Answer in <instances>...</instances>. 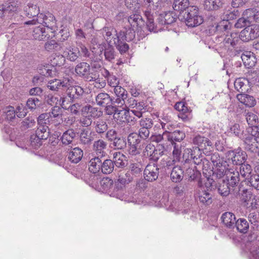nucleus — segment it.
I'll return each mask as SVG.
<instances>
[{"label":"nucleus","instance_id":"f257e3e1","mask_svg":"<svg viewBox=\"0 0 259 259\" xmlns=\"http://www.w3.org/2000/svg\"><path fill=\"white\" fill-rule=\"evenodd\" d=\"M236 16L235 11L229 14L227 13L223 19L208 26V31L210 35L217 34L216 41L218 49L222 53L230 56H236L241 51L237 48L239 41L238 34L229 32L231 27L229 20L234 19Z\"/></svg>","mask_w":259,"mask_h":259},{"label":"nucleus","instance_id":"f03ea898","mask_svg":"<svg viewBox=\"0 0 259 259\" xmlns=\"http://www.w3.org/2000/svg\"><path fill=\"white\" fill-rule=\"evenodd\" d=\"M153 14V12L152 13L149 10H146L144 12L145 17L147 19L146 25L148 29L151 32H158L161 30H166L169 31L170 29L168 28V25L172 24L177 18L175 12L173 11L164 12L160 14L158 17V23L159 25L163 26L158 28L155 25Z\"/></svg>","mask_w":259,"mask_h":259},{"label":"nucleus","instance_id":"7ed1b4c3","mask_svg":"<svg viewBox=\"0 0 259 259\" xmlns=\"http://www.w3.org/2000/svg\"><path fill=\"white\" fill-rule=\"evenodd\" d=\"M80 51L78 48L75 47L72 41H67L66 43L65 49L62 55H59L54 58L53 63L56 66H61L65 62V58L70 61H75L78 58Z\"/></svg>","mask_w":259,"mask_h":259},{"label":"nucleus","instance_id":"20e7f679","mask_svg":"<svg viewBox=\"0 0 259 259\" xmlns=\"http://www.w3.org/2000/svg\"><path fill=\"white\" fill-rule=\"evenodd\" d=\"M36 23L41 24L52 30H54L56 27L55 18L53 15L49 12L40 13L38 18L25 21L23 22L25 25H33Z\"/></svg>","mask_w":259,"mask_h":259},{"label":"nucleus","instance_id":"39448f33","mask_svg":"<svg viewBox=\"0 0 259 259\" xmlns=\"http://www.w3.org/2000/svg\"><path fill=\"white\" fill-rule=\"evenodd\" d=\"M102 34L109 46L115 45L121 54L128 50L126 45L121 47L119 45L118 33L112 27H104L102 30Z\"/></svg>","mask_w":259,"mask_h":259},{"label":"nucleus","instance_id":"423d86ee","mask_svg":"<svg viewBox=\"0 0 259 259\" xmlns=\"http://www.w3.org/2000/svg\"><path fill=\"white\" fill-rule=\"evenodd\" d=\"M108 194L111 197H115L125 202H132L138 204L141 203V200L138 199L136 195L134 196L130 193H125L124 188L117 185H115L113 190L108 192Z\"/></svg>","mask_w":259,"mask_h":259},{"label":"nucleus","instance_id":"0eeeda50","mask_svg":"<svg viewBox=\"0 0 259 259\" xmlns=\"http://www.w3.org/2000/svg\"><path fill=\"white\" fill-rule=\"evenodd\" d=\"M193 144L196 146V150L201 154L202 151L205 155H209V152L213 150V145L211 142L206 137L197 134L194 135L192 138Z\"/></svg>","mask_w":259,"mask_h":259},{"label":"nucleus","instance_id":"6e6552de","mask_svg":"<svg viewBox=\"0 0 259 259\" xmlns=\"http://www.w3.org/2000/svg\"><path fill=\"white\" fill-rule=\"evenodd\" d=\"M114 119L119 124L127 123L134 125L136 122V118L131 115V111L127 108L118 107V109L115 113Z\"/></svg>","mask_w":259,"mask_h":259},{"label":"nucleus","instance_id":"1a4fd4ad","mask_svg":"<svg viewBox=\"0 0 259 259\" xmlns=\"http://www.w3.org/2000/svg\"><path fill=\"white\" fill-rule=\"evenodd\" d=\"M203 19L199 14L198 8L196 6H191L189 8L186 17L185 22L189 27H196L202 23Z\"/></svg>","mask_w":259,"mask_h":259},{"label":"nucleus","instance_id":"9d476101","mask_svg":"<svg viewBox=\"0 0 259 259\" xmlns=\"http://www.w3.org/2000/svg\"><path fill=\"white\" fill-rule=\"evenodd\" d=\"M259 36V25L256 24L250 25L246 26L242 30L238 37L239 40L247 42L254 39Z\"/></svg>","mask_w":259,"mask_h":259},{"label":"nucleus","instance_id":"9b49d317","mask_svg":"<svg viewBox=\"0 0 259 259\" xmlns=\"http://www.w3.org/2000/svg\"><path fill=\"white\" fill-rule=\"evenodd\" d=\"M41 140H45L40 138L37 135H32L30 137V141L25 138L22 139V142L20 140H17L16 144L18 147L23 149H30L31 148L37 149L41 145Z\"/></svg>","mask_w":259,"mask_h":259},{"label":"nucleus","instance_id":"f8f14e48","mask_svg":"<svg viewBox=\"0 0 259 259\" xmlns=\"http://www.w3.org/2000/svg\"><path fill=\"white\" fill-rule=\"evenodd\" d=\"M195 200L197 202L205 205H210L212 202V195L208 189L203 186H200L194 193Z\"/></svg>","mask_w":259,"mask_h":259},{"label":"nucleus","instance_id":"ddd939ff","mask_svg":"<svg viewBox=\"0 0 259 259\" xmlns=\"http://www.w3.org/2000/svg\"><path fill=\"white\" fill-rule=\"evenodd\" d=\"M244 251L249 259H259V241L247 242Z\"/></svg>","mask_w":259,"mask_h":259},{"label":"nucleus","instance_id":"4468645a","mask_svg":"<svg viewBox=\"0 0 259 259\" xmlns=\"http://www.w3.org/2000/svg\"><path fill=\"white\" fill-rule=\"evenodd\" d=\"M135 37V31L134 28H124L118 33L119 45L121 47L122 45H126L129 49L128 45L125 41L133 40Z\"/></svg>","mask_w":259,"mask_h":259},{"label":"nucleus","instance_id":"2eb2a0df","mask_svg":"<svg viewBox=\"0 0 259 259\" xmlns=\"http://www.w3.org/2000/svg\"><path fill=\"white\" fill-rule=\"evenodd\" d=\"M228 156L229 159H231L233 164L236 165H241L244 163L247 158L246 152L241 148L229 151Z\"/></svg>","mask_w":259,"mask_h":259},{"label":"nucleus","instance_id":"dca6fc26","mask_svg":"<svg viewBox=\"0 0 259 259\" xmlns=\"http://www.w3.org/2000/svg\"><path fill=\"white\" fill-rule=\"evenodd\" d=\"M71 80L68 78H64L62 79H55L49 81L48 88L53 91H57L59 89H65L70 85Z\"/></svg>","mask_w":259,"mask_h":259},{"label":"nucleus","instance_id":"f3484780","mask_svg":"<svg viewBox=\"0 0 259 259\" xmlns=\"http://www.w3.org/2000/svg\"><path fill=\"white\" fill-rule=\"evenodd\" d=\"M243 141L246 149L253 153H258L259 138L252 135H247L243 138Z\"/></svg>","mask_w":259,"mask_h":259},{"label":"nucleus","instance_id":"a211bd4d","mask_svg":"<svg viewBox=\"0 0 259 259\" xmlns=\"http://www.w3.org/2000/svg\"><path fill=\"white\" fill-rule=\"evenodd\" d=\"M159 168L155 163L148 164L144 171V176L146 180L152 182L156 180L158 177Z\"/></svg>","mask_w":259,"mask_h":259},{"label":"nucleus","instance_id":"6ab92c4d","mask_svg":"<svg viewBox=\"0 0 259 259\" xmlns=\"http://www.w3.org/2000/svg\"><path fill=\"white\" fill-rule=\"evenodd\" d=\"M75 72L80 76L82 77L86 81L87 78L91 76L95 71L91 69L90 65L86 62L78 63L75 68Z\"/></svg>","mask_w":259,"mask_h":259},{"label":"nucleus","instance_id":"aec40b11","mask_svg":"<svg viewBox=\"0 0 259 259\" xmlns=\"http://www.w3.org/2000/svg\"><path fill=\"white\" fill-rule=\"evenodd\" d=\"M200 155V154L198 152L196 154L195 150L193 151L190 148L185 149L183 158L185 160V167H187V164L189 163L193 162L194 164H199L201 160L200 157H199Z\"/></svg>","mask_w":259,"mask_h":259},{"label":"nucleus","instance_id":"412c9836","mask_svg":"<svg viewBox=\"0 0 259 259\" xmlns=\"http://www.w3.org/2000/svg\"><path fill=\"white\" fill-rule=\"evenodd\" d=\"M231 168L228 162L224 161H222L220 164L213 166L211 171H212L213 176L220 179L225 175H227L228 170Z\"/></svg>","mask_w":259,"mask_h":259},{"label":"nucleus","instance_id":"4be33fe9","mask_svg":"<svg viewBox=\"0 0 259 259\" xmlns=\"http://www.w3.org/2000/svg\"><path fill=\"white\" fill-rule=\"evenodd\" d=\"M32 35L34 39L38 40L48 39L50 37L48 32L46 30V28L41 25L33 28Z\"/></svg>","mask_w":259,"mask_h":259},{"label":"nucleus","instance_id":"5701e85b","mask_svg":"<svg viewBox=\"0 0 259 259\" xmlns=\"http://www.w3.org/2000/svg\"><path fill=\"white\" fill-rule=\"evenodd\" d=\"M66 89L67 95L70 100L79 98L84 93L83 88L79 85L71 86L70 85Z\"/></svg>","mask_w":259,"mask_h":259},{"label":"nucleus","instance_id":"b1692460","mask_svg":"<svg viewBox=\"0 0 259 259\" xmlns=\"http://www.w3.org/2000/svg\"><path fill=\"white\" fill-rule=\"evenodd\" d=\"M241 59L246 68H249L254 66L256 63V58L253 53L250 51L244 52L241 56Z\"/></svg>","mask_w":259,"mask_h":259},{"label":"nucleus","instance_id":"393cba45","mask_svg":"<svg viewBox=\"0 0 259 259\" xmlns=\"http://www.w3.org/2000/svg\"><path fill=\"white\" fill-rule=\"evenodd\" d=\"M239 173L238 171L231 168L229 170L226 175V183L232 188L235 187L239 181Z\"/></svg>","mask_w":259,"mask_h":259},{"label":"nucleus","instance_id":"a878e982","mask_svg":"<svg viewBox=\"0 0 259 259\" xmlns=\"http://www.w3.org/2000/svg\"><path fill=\"white\" fill-rule=\"evenodd\" d=\"M223 223L228 228H234L236 223V218L234 213L231 212H226L221 217Z\"/></svg>","mask_w":259,"mask_h":259},{"label":"nucleus","instance_id":"bb28decb","mask_svg":"<svg viewBox=\"0 0 259 259\" xmlns=\"http://www.w3.org/2000/svg\"><path fill=\"white\" fill-rule=\"evenodd\" d=\"M81 112L92 118H98L102 115V112L98 108L93 107L91 105H86L81 109Z\"/></svg>","mask_w":259,"mask_h":259},{"label":"nucleus","instance_id":"cd10ccee","mask_svg":"<svg viewBox=\"0 0 259 259\" xmlns=\"http://www.w3.org/2000/svg\"><path fill=\"white\" fill-rule=\"evenodd\" d=\"M107 147V143L102 140H98L95 141L93 144V151L98 156L102 157L105 156V149Z\"/></svg>","mask_w":259,"mask_h":259},{"label":"nucleus","instance_id":"c85d7f7f","mask_svg":"<svg viewBox=\"0 0 259 259\" xmlns=\"http://www.w3.org/2000/svg\"><path fill=\"white\" fill-rule=\"evenodd\" d=\"M39 9L36 6L29 3L24 9V14L28 18L36 19L40 14Z\"/></svg>","mask_w":259,"mask_h":259},{"label":"nucleus","instance_id":"c756f323","mask_svg":"<svg viewBox=\"0 0 259 259\" xmlns=\"http://www.w3.org/2000/svg\"><path fill=\"white\" fill-rule=\"evenodd\" d=\"M113 91L117 97L115 102L118 104L123 105L124 104V100L126 99L127 93L126 90L118 85L113 88Z\"/></svg>","mask_w":259,"mask_h":259},{"label":"nucleus","instance_id":"7c9ffc66","mask_svg":"<svg viewBox=\"0 0 259 259\" xmlns=\"http://www.w3.org/2000/svg\"><path fill=\"white\" fill-rule=\"evenodd\" d=\"M143 154L145 156L149 157L153 160H157L159 158L158 151L154 145L148 144L143 151Z\"/></svg>","mask_w":259,"mask_h":259},{"label":"nucleus","instance_id":"2f4dec72","mask_svg":"<svg viewBox=\"0 0 259 259\" xmlns=\"http://www.w3.org/2000/svg\"><path fill=\"white\" fill-rule=\"evenodd\" d=\"M82 156V150L78 147H76L69 152L68 158L72 163H77L81 159Z\"/></svg>","mask_w":259,"mask_h":259},{"label":"nucleus","instance_id":"473e14b6","mask_svg":"<svg viewBox=\"0 0 259 259\" xmlns=\"http://www.w3.org/2000/svg\"><path fill=\"white\" fill-rule=\"evenodd\" d=\"M99 74L96 71L91 74V76L87 78V81L93 82V85L97 89H102L106 85L105 80L99 77Z\"/></svg>","mask_w":259,"mask_h":259},{"label":"nucleus","instance_id":"72a5a7b5","mask_svg":"<svg viewBox=\"0 0 259 259\" xmlns=\"http://www.w3.org/2000/svg\"><path fill=\"white\" fill-rule=\"evenodd\" d=\"M128 21L133 28H141L144 25V21L139 14L131 15L128 18Z\"/></svg>","mask_w":259,"mask_h":259},{"label":"nucleus","instance_id":"f704fd0d","mask_svg":"<svg viewBox=\"0 0 259 259\" xmlns=\"http://www.w3.org/2000/svg\"><path fill=\"white\" fill-rule=\"evenodd\" d=\"M166 137V139L172 145L173 143H176L175 142L182 141L185 137V134L183 131L176 130L168 134Z\"/></svg>","mask_w":259,"mask_h":259},{"label":"nucleus","instance_id":"c9c22d12","mask_svg":"<svg viewBox=\"0 0 259 259\" xmlns=\"http://www.w3.org/2000/svg\"><path fill=\"white\" fill-rule=\"evenodd\" d=\"M102 161L98 157L92 158L89 164V170L93 174H96L101 170Z\"/></svg>","mask_w":259,"mask_h":259},{"label":"nucleus","instance_id":"e433bc0d","mask_svg":"<svg viewBox=\"0 0 259 259\" xmlns=\"http://www.w3.org/2000/svg\"><path fill=\"white\" fill-rule=\"evenodd\" d=\"M112 100L109 95L106 93H99L96 97V102L98 105L105 107L111 103Z\"/></svg>","mask_w":259,"mask_h":259},{"label":"nucleus","instance_id":"4c0bfd02","mask_svg":"<svg viewBox=\"0 0 259 259\" xmlns=\"http://www.w3.org/2000/svg\"><path fill=\"white\" fill-rule=\"evenodd\" d=\"M237 99L242 104L249 107H253L256 101L254 98L251 96L246 94H240L237 96Z\"/></svg>","mask_w":259,"mask_h":259},{"label":"nucleus","instance_id":"58836bf2","mask_svg":"<svg viewBox=\"0 0 259 259\" xmlns=\"http://www.w3.org/2000/svg\"><path fill=\"white\" fill-rule=\"evenodd\" d=\"M184 176V170L180 166H176L172 168L170 174V178L172 182L177 183L180 182Z\"/></svg>","mask_w":259,"mask_h":259},{"label":"nucleus","instance_id":"ea45409f","mask_svg":"<svg viewBox=\"0 0 259 259\" xmlns=\"http://www.w3.org/2000/svg\"><path fill=\"white\" fill-rule=\"evenodd\" d=\"M133 180V177L130 172H126L124 175H120L118 176L117 181L115 182V185L124 188L125 186L128 184Z\"/></svg>","mask_w":259,"mask_h":259},{"label":"nucleus","instance_id":"a19ab883","mask_svg":"<svg viewBox=\"0 0 259 259\" xmlns=\"http://www.w3.org/2000/svg\"><path fill=\"white\" fill-rule=\"evenodd\" d=\"M222 4L221 0H205L204 6L207 11H214L220 9Z\"/></svg>","mask_w":259,"mask_h":259},{"label":"nucleus","instance_id":"79ce46f5","mask_svg":"<svg viewBox=\"0 0 259 259\" xmlns=\"http://www.w3.org/2000/svg\"><path fill=\"white\" fill-rule=\"evenodd\" d=\"M125 156L120 152L113 153V162L118 167H123L125 166Z\"/></svg>","mask_w":259,"mask_h":259},{"label":"nucleus","instance_id":"37998d69","mask_svg":"<svg viewBox=\"0 0 259 259\" xmlns=\"http://www.w3.org/2000/svg\"><path fill=\"white\" fill-rule=\"evenodd\" d=\"M75 137V133L72 130H68L65 132L61 137V141L64 145L71 144Z\"/></svg>","mask_w":259,"mask_h":259},{"label":"nucleus","instance_id":"c03bdc74","mask_svg":"<svg viewBox=\"0 0 259 259\" xmlns=\"http://www.w3.org/2000/svg\"><path fill=\"white\" fill-rule=\"evenodd\" d=\"M47 101L49 104L52 106L54 105H55V106L60 105L64 109L67 108V106H65L64 103V98H61L59 99L58 98L54 97L52 95H49L47 97Z\"/></svg>","mask_w":259,"mask_h":259},{"label":"nucleus","instance_id":"a18cd8bd","mask_svg":"<svg viewBox=\"0 0 259 259\" xmlns=\"http://www.w3.org/2000/svg\"><path fill=\"white\" fill-rule=\"evenodd\" d=\"M189 0H175L173 3V9L177 11H183L189 6Z\"/></svg>","mask_w":259,"mask_h":259},{"label":"nucleus","instance_id":"49530a36","mask_svg":"<svg viewBox=\"0 0 259 259\" xmlns=\"http://www.w3.org/2000/svg\"><path fill=\"white\" fill-rule=\"evenodd\" d=\"M61 48L60 44L58 43L55 40H48L45 44V49L47 52L58 51Z\"/></svg>","mask_w":259,"mask_h":259},{"label":"nucleus","instance_id":"de8ad7c7","mask_svg":"<svg viewBox=\"0 0 259 259\" xmlns=\"http://www.w3.org/2000/svg\"><path fill=\"white\" fill-rule=\"evenodd\" d=\"M235 227L240 232L245 233L249 229V224L246 219L241 218L236 221Z\"/></svg>","mask_w":259,"mask_h":259},{"label":"nucleus","instance_id":"09e8293b","mask_svg":"<svg viewBox=\"0 0 259 259\" xmlns=\"http://www.w3.org/2000/svg\"><path fill=\"white\" fill-rule=\"evenodd\" d=\"M54 69V67L51 66L48 64H46L45 65H40L38 67V70L39 73L43 75L46 76H51L53 75V70Z\"/></svg>","mask_w":259,"mask_h":259},{"label":"nucleus","instance_id":"8fccbe9b","mask_svg":"<svg viewBox=\"0 0 259 259\" xmlns=\"http://www.w3.org/2000/svg\"><path fill=\"white\" fill-rule=\"evenodd\" d=\"M95 130L98 134H102L105 132L108 129V125L106 122L102 119H98L94 122Z\"/></svg>","mask_w":259,"mask_h":259},{"label":"nucleus","instance_id":"3c124183","mask_svg":"<svg viewBox=\"0 0 259 259\" xmlns=\"http://www.w3.org/2000/svg\"><path fill=\"white\" fill-rule=\"evenodd\" d=\"M62 109L59 106H55L52 108L51 112L48 113L49 118H57V121L60 123V122L62 121Z\"/></svg>","mask_w":259,"mask_h":259},{"label":"nucleus","instance_id":"603ef678","mask_svg":"<svg viewBox=\"0 0 259 259\" xmlns=\"http://www.w3.org/2000/svg\"><path fill=\"white\" fill-rule=\"evenodd\" d=\"M243 15L249 18L251 21L254 20L259 22V10L252 9H247L243 12Z\"/></svg>","mask_w":259,"mask_h":259},{"label":"nucleus","instance_id":"864d4df0","mask_svg":"<svg viewBox=\"0 0 259 259\" xmlns=\"http://www.w3.org/2000/svg\"><path fill=\"white\" fill-rule=\"evenodd\" d=\"M114 169V163L112 160L106 159L101 164V171L103 174H109L112 172Z\"/></svg>","mask_w":259,"mask_h":259},{"label":"nucleus","instance_id":"5fc2aeb1","mask_svg":"<svg viewBox=\"0 0 259 259\" xmlns=\"http://www.w3.org/2000/svg\"><path fill=\"white\" fill-rule=\"evenodd\" d=\"M252 168L251 166L248 164L244 163L241 164L240 168V174L241 176L245 179H248L251 176Z\"/></svg>","mask_w":259,"mask_h":259},{"label":"nucleus","instance_id":"6e6d98bb","mask_svg":"<svg viewBox=\"0 0 259 259\" xmlns=\"http://www.w3.org/2000/svg\"><path fill=\"white\" fill-rule=\"evenodd\" d=\"M185 175L187 176L189 179L193 180L200 175V172L196 166L191 165V167L186 168Z\"/></svg>","mask_w":259,"mask_h":259},{"label":"nucleus","instance_id":"4d7b16f0","mask_svg":"<svg viewBox=\"0 0 259 259\" xmlns=\"http://www.w3.org/2000/svg\"><path fill=\"white\" fill-rule=\"evenodd\" d=\"M49 128L45 124L39 125L36 131L35 134L37 135L40 138L47 139L49 136Z\"/></svg>","mask_w":259,"mask_h":259},{"label":"nucleus","instance_id":"13d9d810","mask_svg":"<svg viewBox=\"0 0 259 259\" xmlns=\"http://www.w3.org/2000/svg\"><path fill=\"white\" fill-rule=\"evenodd\" d=\"M231 189L233 188L228 184V183L223 181L218 188V191L222 196H226L229 194Z\"/></svg>","mask_w":259,"mask_h":259},{"label":"nucleus","instance_id":"bf43d9fd","mask_svg":"<svg viewBox=\"0 0 259 259\" xmlns=\"http://www.w3.org/2000/svg\"><path fill=\"white\" fill-rule=\"evenodd\" d=\"M172 146L174 147L172 161L175 162H179L181 158V147L176 143H173Z\"/></svg>","mask_w":259,"mask_h":259},{"label":"nucleus","instance_id":"052dcab7","mask_svg":"<svg viewBox=\"0 0 259 259\" xmlns=\"http://www.w3.org/2000/svg\"><path fill=\"white\" fill-rule=\"evenodd\" d=\"M80 139L82 143L84 144H89L92 140V137L90 131L87 129L81 130L80 134Z\"/></svg>","mask_w":259,"mask_h":259},{"label":"nucleus","instance_id":"680f3d73","mask_svg":"<svg viewBox=\"0 0 259 259\" xmlns=\"http://www.w3.org/2000/svg\"><path fill=\"white\" fill-rule=\"evenodd\" d=\"M4 6L5 12L8 13L15 12L19 9V3L18 2L12 1L6 3Z\"/></svg>","mask_w":259,"mask_h":259},{"label":"nucleus","instance_id":"e2e57ef3","mask_svg":"<svg viewBox=\"0 0 259 259\" xmlns=\"http://www.w3.org/2000/svg\"><path fill=\"white\" fill-rule=\"evenodd\" d=\"M161 126L162 128L164 130L163 133L166 135V137L168 134L171 133V131L175 128L176 123L171 120L168 122L161 123Z\"/></svg>","mask_w":259,"mask_h":259},{"label":"nucleus","instance_id":"0e129e2a","mask_svg":"<svg viewBox=\"0 0 259 259\" xmlns=\"http://www.w3.org/2000/svg\"><path fill=\"white\" fill-rule=\"evenodd\" d=\"M247 81L250 86L256 85L259 87V73L252 72L247 76Z\"/></svg>","mask_w":259,"mask_h":259},{"label":"nucleus","instance_id":"69168bd1","mask_svg":"<svg viewBox=\"0 0 259 259\" xmlns=\"http://www.w3.org/2000/svg\"><path fill=\"white\" fill-rule=\"evenodd\" d=\"M140 137L136 133H133L129 135L127 138V142L128 145L138 146L141 142Z\"/></svg>","mask_w":259,"mask_h":259},{"label":"nucleus","instance_id":"338daca9","mask_svg":"<svg viewBox=\"0 0 259 259\" xmlns=\"http://www.w3.org/2000/svg\"><path fill=\"white\" fill-rule=\"evenodd\" d=\"M251 22L249 18L243 15V17L239 18L235 24V27L237 28H241L250 24Z\"/></svg>","mask_w":259,"mask_h":259},{"label":"nucleus","instance_id":"774afa93","mask_svg":"<svg viewBox=\"0 0 259 259\" xmlns=\"http://www.w3.org/2000/svg\"><path fill=\"white\" fill-rule=\"evenodd\" d=\"M153 124L152 119L149 117L143 118L139 121L140 127L149 130L152 127Z\"/></svg>","mask_w":259,"mask_h":259}]
</instances>
